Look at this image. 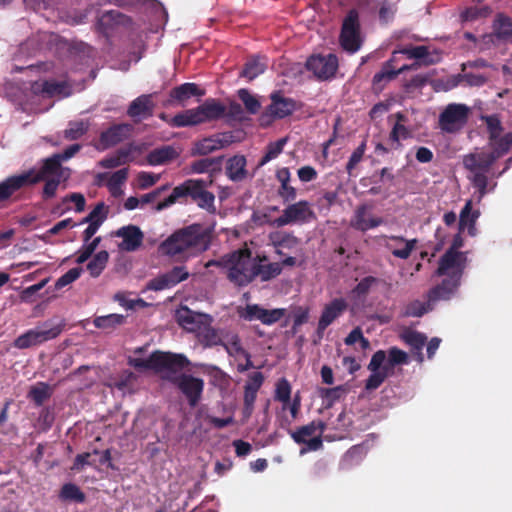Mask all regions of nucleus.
Returning <instances> with one entry per match:
<instances>
[{
	"mask_svg": "<svg viewBox=\"0 0 512 512\" xmlns=\"http://www.w3.org/2000/svg\"><path fill=\"white\" fill-rule=\"evenodd\" d=\"M199 124L219 120L225 117L226 106L220 101L210 98L196 107Z\"/></svg>",
	"mask_w": 512,
	"mask_h": 512,
	"instance_id": "25",
	"label": "nucleus"
},
{
	"mask_svg": "<svg viewBox=\"0 0 512 512\" xmlns=\"http://www.w3.org/2000/svg\"><path fill=\"white\" fill-rule=\"evenodd\" d=\"M226 276L235 286L244 287L255 280V261L248 249H239L226 254Z\"/></svg>",
	"mask_w": 512,
	"mask_h": 512,
	"instance_id": "4",
	"label": "nucleus"
},
{
	"mask_svg": "<svg viewBox=\"0 0 512 512\" xmlns=\"http://www.w3.org/2000/svg\"><path fill=\"white\" fill-rule=\"evenodd\" d=\"M199 124L196 108L185 110L176 114L169 120L172 127H188Z\"/></svg>",
	"mask_w": 512,
	"mask_h": 512,
	"instance_id": "43",
	"label": "nucleus"
},
{
	"mask_svg": "<svg viewBox=\"0 0 512 512\" xmlns=\"http://www.w3.org/2000/svg\"><path fill=\"white\" fill-rule=\"evenodd\" d=\"M384 246L387 248L394 257L406 260L408 259L413 250H415L418 240L410 239L407 240L403 236L397 235H384Z\"/></svg>",
	"mask_w": 512,
	"mask_h": 512,
	"instance_id": "19",
	"label": "nucleus"
},
{
	"mask_svg": "<svg viewBox=\"0 0 512 512\" xmlns=\"http://www.w3.org/2000/svg\"><path fill=\"white\" fill-rule=\"evenodd\" d=\"M432 309L433 303H429L428 299L427 302L414 300L406 305L404 315L407 317H421Z\"/></svg>",
	"mask_w": 512,
	"mask_h": 512,
	"instance_id": "49",
	"label": "nucleus"
},
{
	"mask_svg": "<svg viewBox=\"0 0 512 512\" xmlns=\"http://www.w3.org/2000/svg\"><path fill=\"white\" fill-rule=\"evenodd\" d=\"M204 94L205 91L200 89L196 83L186 82L170 90L168 103L178 102L183 105L191 97H201Z\"/></svg>",
	"mask_w": 512,
	"mask_h": 512,
	"instance_id": "28",
	"label": "nucleus"
},
{
	"mask_svg": "<svg viewBox=\"0 0 512 512\" xmlns=\"http://www.w3.org/2000/svg\"><path fill=\"white\" fill-rule=\"evenodd\" d=\"M246 158L243 155H235L228 159L226 175L232 181H242L246 175Z\"/></svg>",
	"mask_w": 512,
	"mask_h": 512,
	"instance_id": "34",
	"label": "nucleus"
},
{
	"mask_svg": "<svg viewBox=\"0 0 512 512\" xmlns=\"http://www.w3.org/2000/svg\"><path fill=\"white\" fill-rule=\"evenodd\" d=\"M129 21L130 18L118 10H109L98 17L96 27L98 31L107 35L114 26L125 25Z\"/></svg>",
	"mask_w": 512,
	"mask_h": 512,
	"instance_id": "29",
	"label": "nucleus"
},
{
	"mask_svg": "<svg viewBox=\"0 0 512 512\" xmlns=\"http://www.w3.org/2000/svg\"><path fill=\"white\" fill-rule=\"evenodd\" d=\"M133 131V126L128 123L113 124L102 131L99 136L98 150H106L128 139Z\"/></svg>",
	"mask_w": 512,
	"mask_h": 512,
	"instance_id": "16",
	"label": "nucleus"
},
{
	"mask_svg": "<svg viewBox=\"0 0 512 512\" xmlns=\"http://www.w3.org/2000/svg\"><path fill=\"white\" fill-rule=\"evenodd\" d=\"M266 68L267 64L264 57L253 56L245 62L240 76L246 78L248 81H252L263 74Z\"/></svg>",
	"mask_w": 512,
	"mask_h": 512,
	"instance_id": "35",
	"label": "nucleus"
},
{
	"mask_svg": "<svg viewBox=\"0 0 512 512\" xmlns=\"http://www.w3.org/2000/svg\"><path fill=\"white\" fill-rule=\"evenodd\" d=\"M179 154V151L173 146L165 145L150 151L147 155V161L152 166L163 165L178 158Z\"/></svg>",
	"mask_w": 512,
	"mask_h": 512,
	"instance_id": "33",
	"label": "nucleus"
},
{
	"mask_svg": "<svg viewBox=\"0 0 512 512\" xmlns=\"http://www.w3.org/2000/svg\"><path fill=\"white\" fill-rule=\"evenodd\" d=\"M466 261V253L447 250L440 257L439 265L435 274L437 276H445L450 273L459 272V279H461L466 266Z\"/></svg>",
	"mask_w": 512,
	"mask_h": 512,
	"instance_id": "17",
	"label": "nucleus"
},
{
	"mask_svg": "<svg viewBox=\"0 0 512 512\" xmlns=\"http://www.w3.org/2000/svg\"><path fill=\"white\" fill-rule=\"evenodd\" d=\"M386 361V352L384 350L376 351L368 364V370L371 375L365 381V389L367 391L376 390L381 386L389 375L388 367L383 366Z\"/></svg>",
	"mask_w": 512,
	"mask_h": 512,
	"instance_id": "14",
	"label": "nucleus"
},
{
	"mask_svg": "<svg viewBox=\"0 0 512 512\" xmlns=\"http://www.w3.org/2000/svg\"><path fill=\"white\" fill-rule=\"evenodd\" d=\"M400 53L406 55L409 59H415L419 64L429 66L440 61V54L436 51L431 52L429 47L406 45L399 47L394 54Z\"/></svg>",
	"mask_w": 512,
	"mask_h": 512,
	"instance_id": "23",
	"label": "nucleus"
},
{
	"mask_svg": "<svg viewBox=\"0 0 512 512\" xmlns=\"http://www.w3.org/2000/svg\"><path fill=\"white\" fill-rule=\"evenodd\" d=\"M401 339L411 347L412 352L415 354L416 360L419 363H422L424 361L422 350L427 342L426 335L415 330H408L402 333Z\"/></svg>",
	"mask_w": 512,
	"mask_h": 512,
	"instance_id": "32",
	"label": "nucleus"
},
{
	"mask_svg": "<svg viewBox=\"0 0 512 512\" xmlns=\"http://www.w3.org/2000/svg\"><path fill=\"white\" fill-rule=\"evenodd\" d=\"M116 236L122 238L119 248L123 251H135L143 242V232L135 225H128L120 228L116 232Z\"/></svg>",
	"mask_w": 512,
	"mask_h": 512,
	"instance_id": "26",
	"label": "nucleus"
},
{
	"mask_svg": "<svg viewBox=\"0 0 512 512\" xmlns=\"http://www.w3.org/2000/svg\"><path fill=\"white\" fill-rule=\"evenodd\" d=\"M446 278L442 282L427 293L429 303H436L440 300H449L460 286L461 279H459V272L450 273L445 275Z\"/></svg>",
	"mask_w": 512,
	"mask_h": 512,
	"instance_id": "18",
	"label": "nucleus"
},
{
	"mask_svg": "<svg viewBox=\"0 0 512 512\" xmlns=\"http://www.w3.org/2000/svg\"><path fill=\"white\" fill-rule=\"evenodd\" d=\"M367 210L368 207L366 205H360L355 210L351 225L356 230L365 232L369 229L376 228L383 223V219L381 217L367 218Z\"/></svg>",
	"mask_w": 512,
	"mask_h": 512,
	"instance_id": "31",
	"label": "nucleus"
},
{
	"mask_svg": "<svg viewBox=\"0 0 512 512\" xmlns=\"http://www.w3.org/2000/svg\"><path fill=\"white\" fill-rule=\"evenodd\" d=\"M65 88L66 85L64 82H58L54 80H45L41 83H35L34 85L35 90H40L42 93L50 97L62 94Z\"/></svg>",
	"mask_w": 512,
	"mask_h": 512,
	"instance_id": "50",
	"label": "nucleus"
},
{
	"mask_svg": "<svg viewBox=\"0 0 512 512\" xmlns=\"http://www.w3.org/2000/svg\"><path fill=\"white\" fill-rule=\"evenodd\" d=\"M82 273L81 267H75L68 270L65 274H63L60 278L57 279L55 283L56 289H62L63 287L71 284L75 280H77Z\"/></svg>",
	"mask_w": 512,
	"mask_h": 512,
	"instance_id": "59",
	"label": "nucleus"
},
{
	"mask_svg": "<svg viewBox=\"0 0 512 512\" xmlns=\"http://www.w3.org/2000/svg\"><path fill=\"white\" fill-rule=\"evenodd\" d=\"M492 13V9L488 5H483L480 7L473 6L466 8L461 13L462 21H475L477 19L486 18Z\"/></svg>",
	"mask_w": 512,
	"mask_h": 512,
	"instance_id": "51",
	"label": "nucleus"
},
{
	"mask_svg": "<svg viewBox=\"0 0 512 512\" xmlns=\"http://www.w3.org/2000/svg\"><path fill=\"white\" fill-rule=\"evenodd\" d=\"M129 365L137 370H153L155 371V351L152 352L147 359L130 358Z\"/></svg>",
	"mask_w": 512,
	"mask_h": 512,
	"instance_id": "60",
	"label": "nucleus"
},
{
	"mask_svg": "<svg viewBox=\"0 0 512 512\" xmlns=\"http://www.w3.org/2000/svg\"><path fill=\"white\" fill-rule=\"evenodd\" d=\"M67 179L62 178H47L45 179V184L42 190V198L44 200H48L53 198L56 195L57 189L62 181H66Z\"/></svg>",
	"mask_w": 512,
	"mask_h": 512,
	"instance_id": "61",
	"label": "nucleus"
},
{
	"mask_svg": "<svg viewBox=\"0 0 512 512\" xmlns=\"http://www.w3.org/2000/svg\"><path fill=\"white\" fill-rule=\"evenodd\" d=\"M239 317L245 321L258 320L264 325H273L280 321L286 313L283 308L265 309L259 304H247L237 310Z\"/></svg>",
	"mask_w": 512,
	"mask_h": 512,
	"instance_id": "11",
	"label": "nucleus"
},
{
	"mask_svg": "<svg viewBox=\"0 0 512 512\" xmlns=\"http://www.w3.org/2000/svg\"><path fill=\"white\" fill-rule=\"evenodd\" d=\"M271 103L267 107V114L275 119H283L293 114L297 109L294 99L284 97L281 91H276L270 96Z\"/></svg>",
	"mask_w": 512,
	"mask_h": 512,
	"instance_id": "20",
	"label": "nucleus"
},
{
	"mask_svg": "<svg viewBox=\"0 0 512 512\" xmlns=\"http://www.w3.org/2000/svg\"><path fill=\"white\" fill-rule=\"evenodd\" d=\"M366 151V141H362V143L352 152L347 164L346 171L349 175H352L355 167L362 161L363 156Z\"/></svg>",
	"mask_w": 512,
	"mask_h": 512,
	"instance_id": "57",
	"label": "nucleus"
},
{
	"mask_svg": "<svg viewBox=\"0 0 512 512\" xmlns=\"http://www.w3.org/2000/svg\"><path fill=\"white\" fill-rule=\"evenodd\" d=\"M211 233L202 224L194 223L177 229L163 242L158 250L175 262H186L209 249Z\"/></svg>",
	"mask_w": 512,
	"mask_h": 512,
	"instance_id": "2",
	"label": "nucleus"
},
{
	"mask_svg": "<svg viewBox=\"0 0 512 512\" xmlns=\"http://www.w3.org/2000/svg\"><path fill=\"white\" fill-rule=\"evenodd\" d=\"M364 42L360 13L356 8L349 9L343 17L339 34V45L348 54L360 50Z\"/></svg>",
	"mask_w": 512,
	"mask_h": 512,
	"instance_id": "5",
	"label": "nucleus"
},
{
	"mask_svg": "<svg viewBox=\"0 0 512 512\" xmlns=\"http://www.w3.org/2000/svg\"><path fill=\"white\" fill-rule=\"evenodd\" d=\"M315 218V214L306 200L289 204L281 216L273 219L274 227L281 228L294 223H307Z\"/></svg>",
	"mask_w": 512,
	"mask_h": 512,
	"instance_id": "10",
	"label": "nucleus"
},
{
	"mask_svg": "<svg viewBox=\"0 0 512 512\" xmlns=\"http://www.w3.org/2000/svg\"><path fill=\"white\" fill-rule=\"evenodd\" d=\"M64 323H54L51 320L30 329L14 340V347L27 349L57 338L63 331Z\"/></svg>",
	"mask_w": 512,
	"mask_h": 512,
	"instance_id": "6",
	"label": "nucleus"
},
{
	"mask_svg": "<svg viewBox=\"0 0 512 512\" xmlns=\"http://www.w3.org/2000/svg\"><path fill=\"white\" fill-rule=\"evenodd\" d=\"M488 133L489 152L470 153L464 156L463 165L472 174V184L480 194L486 193L488 185L487 173L493 164L501 157L509 153L512 148V132L502 135L504 127L499 115H482Z\"/></svg>",
	"mask_w": 512,
	"mask_h": 512,
	"instance_id": "1",
	"label": "nucleus"
},
{
	"mask_svg": "<svg viewBox=\"0 0 512 512\" xmlns=\"http://www.w3.org/2000/svg\"><path fill=\"white\" fill-rule=\"evenodd\" d=\"M31 186L26 171L5 178L0 182V203L8 201L21 189Z\"/></svg>",
	"mask_w": 512,
	"mask_h": 512,
	"instance_id": "22",
	"label": "nucleus"
},
{
	"mask_svg": "<svg viewBox=\"0 0 512 512\" xmlns=\"http://www.w3.org/2000/svg\"><path fill=\"white\" fill-rule=\"evenodd\" d=\"M291 398V386L286 379L278 381L275 391V399L283 403H289Z\"/></svg>",
	"mask_w": 512,
	"mask_h": 512,
	"instance_id": "62",
	"label": "nucleus"
},
{
	"mask_svg": "<svg viewBox=\"0 0 512 512\" xmlns=\"http://www.w3.org/2000/svg\"><path fill=\"white\" fill-rule=\"evenodd\" d=\"M190 274L184 266H175L171 270L151 279L147 288L153 291L170 289L187 280Z\"/></svg>",
	"mask_w": 512,
	"mask_h": 512,
	"instance_id": "15",
	"label": "nucleus"
},
{
	"mask_svg": "<svg viewBox=\"0 0 512 512\" xmlns=\"http://www.w3.org/2000/svg\"><path fill=\"white\" fill-rule=\"evenodd\" d=\"M128 177V168L120 169L114 172L107 181V187L112 195L116 196L120 187L125 183Z\"/></svg>",
	"mask_w": 512,
	"mask_h": 512,
	"instance_id": "52",
	"label": "nucleus"
},
{
	"mask_svg": "<svg viewBox=\"0 0 512 512\" xmlns=\"http://www.w3.org/2000/svg\"><path fill=\"white\" fill-rule=\"evenodd\" d=\"M469 114L470 108L465 104H448L439 116V127L444 132L455 133L465 126Z\"/></svg>",
	"mask_w": 512,
	"mask_h": 512,
	"instance_id": "8",
	"label": "nucleus"
},
{
	"mask_svg": "<svg viewBox=\"0 0 512 512\" xmlns=\"http://www.w3.org/2000/svg\"><path fill=\"white\" fill-rule=\"evenodd\" d=\"M178 324L185 330L197 333L207 320H212L208 314L194 312L188 307H182L176 312Z\"/></svg>",
	"mask_w": 512,
	"mask_h": 512,
	"instance_id": "21",
	"label": "nucleus"
},
{
	"mask_svg": "<svg viewBox=\"0 0 512 512\" xmlns=\"http://www.w3.org/2000/svg\"><path fill=\"white\" fill-rule=\"evenodd\" d=\"M495 32L499 38H512V20L501 14L498 15L497 23L495 24Z\"/></svg>",
	"mask_w": 512,
	"mask_h": 512,
	"instance_id": "55",
	"label": "nucleus"
},
{
	"mask_svg": "<svg viewBox=\"0 0 512 512\" xmlns=\"http://www.w3.org/2000/svg\"><path fill=\"white\" fill-rule=\"evenodd\" d=\"M211 183V180L207 182L203 179H188L176 186L167 198L159 202L156 210L161 211L173 205L179 198L190 197L198 207L209 213H214L216 211L215 195L207 190Z\"/></svg>",
	"mask_w": 512,
	"mask_h": 512,
	"instance_id": "3",
	"label": "nucleus"
},
{
	"mask_svg": "<svg viewBox=\"0 0 512 512\" xmlns=\"http://www.w3.org/2000/svg\"><path fill=\"white\" fill-rule=\"evenodd\" d=\"M269 240L275 248L277 255H284V250L294 251L296 250L301 240L296 237L293 233L287 231H275L269 234Z\"/></svg>",
	"mask_w": 512,
	"mask_h": 512,
	"instance_id": "27",
	"label": "nucleus"
},
{
	"mask_svg": "<svg viewBox=\"0 0 512 512\" xmlns=\"http://www.w3.org/2000/svg\"><path fill=\"white\" fill-rule=\"evenodd\" d=\"M152 97V94H142L134 99L127 109L128 116L135 121L151 117L155 107Z\"/></svg>",
	"mask_w": 512,
	"mask_h": 512,
	"instance_id": "24",
	"label": "nucleus"
},
{
	"mask_svg": "<svg viewBox=\"0 0 512 512\" xmlns=\"http://www.w3.org/2000/svg\"><path fill=\"white\" fill-rule=\"evenodd\" d=\"M238 97L243 102L246 110L250 114H256L260 109V102L256 97L251 95L248 90L240 89L238 91Z\"/></svg>",
	"mask_w": 512,
	"mask_h": 512,
	"instance_id": "56",
	"label": "nucleus"
},
{
	"mask_svg": "<svg viewBox=\"0 0 512 512\" xmlns=\"http://www.w3.org/2000/svg\"><path fill=\"white\" fill-rule=\"evenodd\" d=\"M267 257L263 256L262 258L259 257V263L255 262V279L259 277L261 281H269L282 272V265L278 262L268 263V264H261V262L266 261Z\"/></svg>",
	"mask_w": 512,
	"mask_h": 512,
	"instance_id": "36",
	"label": "nucleus"
},
{
	"mask_svg": "<svg viewBox=\"0 0 512 512\" xmlns=\"http://www.w3.org/2000/svg\"><path fill=\"white\" fill-rule=\"evenodd\" d=\"M365 456L364 448L360 445L352 446L344 455V462L356 464L363 460Z\"/></svg>",
	"mask_w": 512,
	"mask_h": 512,
	"instance_id": "64",
	"label": "nucleus"
},
{
	"mask_svg": "<svg viewBox=\"0 0 512 512\" xmlns=\"http://www.w3.org/2000/svg\"><path fill=\"white\" fill-rule=\"evenodd\" d=\"M348 304L344 298H335L326 304L322 310L319 320L321 325L330 326L337 318H339L347 309Z\"/></svg>",
	"mask_w": 512,
	"mask_h": 512,
	"instance_id": "30",
	"label": "nucleus"
},
{
	"mask_svg": "<svg viewBox=\"0 0 512 512\" xmlns=\"http://www.w3.org/2000/svg\"><path fill=\"white\" fill-rule=\"evenodd\" d=\"M89 129V123L84 120L69 122L68 128L64 131V137L67 140H78Z\"/></svg>",
	"mask_w": 512,
	"mask_h": 512,
	"instance_id": "48",
	"label": "nucleus"
},
{
	"mask_svg": "<svg viewBox=\"0 0 512 512\" xmlns=\"http://www.w3.org/2000/svg\"><path fill=\"white\" fill-rule=\"evenodd\" d=\"M213 142L215 141L212 139V137L204 138L201 141H198L193 148V154L207 155L213 151H216V146Z\"/></svg>",
	"mask_w": 512,
	"mask_h": 512,
	"instance_id": "63",
	"label": "nucleus"
},
{
	"mask_svg": "<svg viewBox=\"0 0 512 512\" xmlns=\"http://www.w3.org/2000/svg\"><path fill=\"white\" fill-rule=\"evenodd\" d=\"M53 390L49 384L45 382H37L31 386L28 392V398L31 399L35 405L41 406L43 403L52 396Z\"/></svg>",
	"mask_w": 512,
	"mask_h": 512,
	"instance_id": "41",
	"label": "nucleus"
},
{
	"mask_svg": "<svg viewBox=\"0 0 512 512\" xmlns=\"http://www.w3.org/2000/svg\"><path fill=\"white\" fill-rule=\"evenodd\" d=\"M387 364L384 366H387L389 368H393L396 365H402L408 363V354L397 348V347H391L388 350V356L386 355Z\"/></svg>",
	"mask_w": 512,
	"mask_h": 512,
	"instance_id": "53",
	"label": "nucleus"
},
{
	"mask_svg": "<svg viewBox=\"0 0 512 512\" xmlns=\"http://www.w3.org/2000/svg\"><path fill=\"white\" fill-rule=\"evenodd\" d=\"M59 498L63 501L75 503H84L86 501L85 493L74 483H66L61 487Z\"/></svg>",
	"mask_w": 512,
	"mask_h": 512,
	"instance_id": "42",
	"label": "nucleus"
},
{
	"mask_svg": "<svg viewBox=\"0 0 512 512\" xmlns=\"http://www.w3.org/2000/svg\"><path fill=\"white\" fill-rule=\"evenodd\" d=\"M107 207L105 206L104 202H99L93 210L80 222V224L84 223H94L99 222L100 225L106 220L107 218Z\"/></svg>",
	"mask_w": 512,
	"mask_h": 512,
	"instance_id": "54",
	"label": "nucleus"
},
{
	"mask_svg": "<svg viewBox=\"0 0 512 512\" xmlns=\"http://www.w3.org/2000/svg\"><path fill=\"white\" fill-rule=\"evenodd\" d=\"M212 322L213 319L207 320L201 329L196 333L199 342L206 347H212L218 345L221 342L217 331L211 325Z\"/></svg>",
	"mask_w": 512,
	"mask_h": 512,
	"instance_id": "40",
	"label": "nucleus"
},
{
	"mask_svg": "<svg viewBox=\"0 0 512 512\" xmlns=\"http://www.w3.org/2000/svg\"><path fill=\"white\" fill-rule=\"evenodd\" d=\"M190 365L189 359L183 354L155 351V372L177 374Z\"/></svg>",
	"mask_w": 512,
	"mask_h": 512,
	"instance_id": "13",
	"label": "nucleus"
},
{
	"mask_svg": "<svg viewBox=\"0 0 512 512\" xmlns=\"http://www.w3.org/2000/svg\"><path fill=\"white\" fill-rule=\"evenodd\" d=\"M131 148H120L113 155L100 160L99 166L105 169H113L130 161Z\"/></svg>",
	"mask_w": 512,
	"mask_h": 512,
	"instance_id": "39",
	"label": "nucleus"
},
{
	"mask_svg": "<svg viewBox=\"0 0 512 512\" xmlns=\"http://www.w3.org/2000/svg\"><path fill=\"white\" fill-rule=\"evenodd\" d=\"M398 122L393 126L390 134L389 140L392 142V147L394 149H398L400 144V139H407L410 136L409 130L400 123V121H405V116L401 113H397Z\"/></svg>",
	"mask_w": 512,
	"mask_h": 512,
	"instance_id": "44",
	"label": "nucleus"
},
{
	"mask_svg": "<svg viewBox=\"0 0 512 512\" xmlns=\"http://www.w3.org/2000/svg\"><path fill=\"white\" fill-rule=\"evenodd\" d=\"M166 378L185 396L190 407L198 405L204 390L203 379L185 373L178 376H167Z\"/></svg>",
	"mask_w": 512,
	"mask_h": 512,
	"instance_id": "9",
	"label": "nucleus"
},
{
	"mask_svg": "<svg viewBox=\"0 0 512 512\" xmlns=\"http://www.w3.org/2000/svg\"><path fill=\"white\" fill-rule=\"evenodd\" d=\"M126 317L122 314H108L105 316H97L93 320L96 328L106 332H112L117 327L125 323Z\"/></svg>",
	"mask_w": 512,
	"mask_h": 512,
	"instance_id": "38",
	"label": "nucleus"
},
{
	"mask_svg": "<svg viewBox=\"0 0 512 512\" xmlns=\"http://www.w3.org/2000/svg\"><path fill=\"white\" fill-rule=\"evenodd\" d=\"M409 67L404 65L403 67L399 68L397 71L394 70H382L378 73H376L373 76L372 84L373 89L376 91H381L385 84L391 80H393L396 76L401 74L403 71L407 70Z\"/></svg>",
	"mask_w": 512,
	"mask_h": 512,
	"instance_id": "45",
	"label": "nucleus"
},
{
	"mask_svg": "<svg viewBox=\"0 0 512 512\" xmlns=\"http://www.w3.org/2000/svg\"><path fill=\"white\" fill-rule=\"evenodd\" d=\"M306 69L319 80H328L334 77L338 69V58L335 54L312 55L306 61Z\"/></svg>",
	"mask_w": 512,
	"mask_h": 512,
	"instance_id": "12",
	"label": "nucleus"
},
{
	"mask_svg": "<svg viewBox=\"0 0 512 512\" xmlns=\"http://www.w3.org/2000/svg\"><path fill=\"white\" fill-rule=\"evenodd\" d=\"M325 428L326 425L324 422L312 421L307 425L299 427L295 431H291L290 436L297 444H302L306 442V439H308V437H312L317 430H319L320 433H323Z\"/></svg>",
	"mask_w": 512,
	"mask_h": 512,
	"instance_id": "37",
	"label": "nucleus"
},
{
	"mask_svg": "<svg viewBox=\"0 0 512 512\" xmlns=\"http://www.w3.org/2000/svg\"><path fill=\"white\" fill-rule=\"evenodd\" d=\"M109 260V254L106 250H101L87 264V270L94 278L98 277L105 269Z\"/></svg>",
	"mask_w": 512,
	"mask_h": 512,
	"instance_id": "46",
	"label": "nucleus"
},
{
	"mask_svg": "<svg viewBox=\"0 0 512 512\" xmlns=\"http://www.w3.org/2000/svg\"><path fill=\"white\" fill-rule=\"evenodd\" d=\"M41 163L42 165L38 170L36 168H30L26 170V174L29 177L32 186L47 178L68 179L70 176L69 168L63 167L61 165L62 161L56 154L43 159Z\"/></svg>",
	"mask_w": 512,
	"mask_h": 512,
	"instance_id": "7",
	"label": "nucleus"
},
{
	"mask_svg": "<svg viewBox=\"0 0 512 512\" xmlns=\"http://www.w3.org/2000/svg\"><path fill=\"white\" fill-rule=\"evenodd\" d=\"M379 279L374 276H366L354 287L353 293L358 297L366 296L371 288L378 284Z\"/></svg>",
	"mask_w": 512,
	"mask_h": 512,
	"instance_id": "58",
	"label": "nucleus"
},
{
	"mask_svg": "<svg viewBox=\"0 0 512 512\" xmlns=\"http://www.w3.org/2000/svg\"><path fill=\"white\" fill-rule=\"evenodd\" d=\"M288 139L286 137L278 139L275 142H271L266 147V152L261 158L259 165L263 166L270 162L271 160L277 158L283 151V148L285 144L287 143Z\"/></svg>",
	"mask_w": 512,
	"mask_h": 512,
	"instance_id": "47",
	"label": "nucleus"
}]
</instances>
